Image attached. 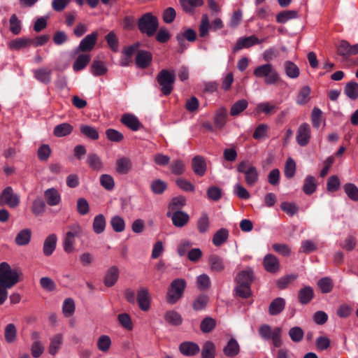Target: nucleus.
<instances>
[{
    "label": "nucleus",
    "mask_w": 358,
    "mask_h": 358,
    "mask_svg": "<svg viewBox=\"0 0 358 358\" xmlns=\"http://www.w3.org/2000/svg\"><path fill=\"white\" fill-rule=\"evenodd\" d=\"M344 92L350 99H357L358 98V83L353 81L348 83L345 87Z\"/></svg>",
    "instance_id": "nucleus-43"
},
{
    "label": "nucleus",
    "mask_w": 358,
    "mask_h": 358,
    "mask_svg": "<svg viewBox=\"0 0 358 358\" xmlns=\"http://www.w3.org/2000/svg\"><path fill=\"white\" fill-rule=\"evenodd\" d=\"M343 189L348 196L354 201H358V187L353 183H346Z\"/></svg>",
    "instance_id": "nucleus-51"
},
{
    "label": "nucleus",
    "mask_w": 358,
    "mask_h": 358,
    "mask_svg": "<svg viewBox=\"0 0 358 358\" xmlns=\"http://www.w3.org/2000/svg\"><path fill=\"white\" fill-rule=\"evenodd\" d=\"M314 297V292L311 287L305 286L299 289L298 292V299L301 304L306 305L309 303Z\"/></svg>",
    "instance_id": "nucleus-25"
},
{
    "label": "nucleus",
    "mask_w": 358,
    "mask_h": 358,
    "mask_svg": "<svg viewBox=\"0 0 358 358\" xmlns=\"http://www.w3.org/2000/svg\"><path fill=\"white\" fill-rule=\"evenodd\" d=\"M229 236V231L227 229H220L215 233L213 237L212 241L213 245L216 247L221 246L227 241Z\"/></svg>",
    "instance_id": "nucleus-31"
},
{
    "label": "nucleus",
    "mask_w": 358,
    "mask_h": 358,
    "mask_svg": "<svg viewBox=\"0 0 358 358\" xmlns=\"http://www.w3.org/2000/svg\"><path fill=\"white\" fill-rule=\"evenodd\" d=\"M164 318L167 322L175 326L181 324L182 322L181 315L175 310L167 311L164 315Z\"/></svg>",
    "instance_id": "nucleus-46"
},
{
    "label": "nucleus",
    "mask_w": 358,
    "mask_h": 358,
    "mask_svg": "<svg viewBox=\"0 0 358 358\" xmlns=\"http://www.w3.org/2000/svg\"><path fill=\"white\" fill-rule=\"evenodd\" d=\"M166 188V182L160 179L153 180L150 185V189L155 194H162Z\"/></svg>",
    "instance_id": "nucleus-55"
},
{
    "label": "nucleus",
    "mask_w": 358,
    "mask_h": 358,
    "mask_svg": "<svg viewBox=\"0 0 358 358\" xmlns=\"http://www.w3.org/2000/svg\"><path fill=\"white\" fill-rule=\"evenodd\" d=\"M31 230L24 229L19 231L15 238V243L19 246H24L29 243L31 238Z\"/></svg>",
    "instance_id": "nucleus-30"
},
{
    "label": "nucleus",
    "mask_w": 358,
    "mask_h": 358,
    "mask_svg": "<svg viewBox=\"0 0 358 358\" xmlns=\"http://www.w3.org/2000/svg\"><path fill=\"white\" fill-rule=\"evenodd\" d=\"M216 326V320L210 317H205L201 322L200 329L203 333L212 331Z\"/></svg>",
    "instance_id": "nucleus-50"
},
{
    "label": "nucleus",
    "mask_w": 358,
    "mask_h": 358,
    "mask_svg": "<svg viewBox=\"0 0 358 358\" xmlns=\"http://www.w3.org/2000/svg\"><path fill=\"white\" fill-rule=\"evenodd\" d=\"M57 237L55 234L48 235L43 245V253L45 257L52 255L57 247Z\"/></svg>",
    "instance_id": "nucleus-16"
},
{
    "label": "nucleus",
    "mask_w": 358,
    "mask_h": 358,
    "mask_svg": "<svg viewBox=\"0 0 358 358\" xmlns=\"http://www.w3.org/2000/svg\"><path fill=\"white\" fill-rule=\"evenodd\" d=\"M284 70L286 76L292 79H296L300 75L299 68L291 61L284 62Z\"/></svg>",
    "instance_id": "nucleus-33"
},
{
    "label": "nucleus",
    "mask_w": 358,
    "mask_h": 358,
    "mask_svg": "<svg viewBox=\"0 0 358 358\" xmlns=\"http://www.w3.org/2000/svg\"><path fill=\"white\" fill-rule=\"evenodd\" d=\"M280 208L289 216L294 215L299 211V206L294 203L284 201L280 205Z\"/></svg>",
    "instance_id": "nucleus-63"
},
{
    "label": "nucleus",
    "mask_w": 358,
    "mask_h": 358,
    "mask_svg": "<svg viewBox=\"0 0 358 358\" xmlns=\"http://www.w3.org/2000/svg\"><path fill=\"white\" fill-rule=\"evenodd\" d=\"M286 305L285 299L282 297L274 299L268 306V313L275 316L280 314L285 309Z\"/></svg>",
    "instance_id": "nucleus-18"
},
{
    "label": "nucleus",
    "mask_w": 358,
    "mask_h": 358,
    "mask_svg": "<svg viewBox=\"0 0 358 358\" xmlns=\"http://www.w3.org/2000/svg\"><path fill=\"white\" fill-rule=\"evenodd\" d=\"M264 266L269 273H276L280 268L278 258L271 254L266 255L264 258Z\"/></svg>",
    "instance_id": "nucleus-21"
},
{
    "label": "nucleus",
    "mask_w": 358,
    "mask_h": 358,
    "mask_svg": "<svg viewBox=\"0 0 358 358\" xmlns=\"http://www.w3.org/2000/svg\"><path fill=\"white\" fill-rule=\"evenodd\" d=\"M111 344V339L107 335L100 336L96 341L97 348L102 352H107L110 350Z\"/></svg>",
    "instance_id": "nucleus-42"
},
{
    "label": "nucleus",
    "mask_w": 358,
    "mask_h": 358,
    "mask_svg": "<svg viewBox=\"0 0 358 358\" xmlns=\"http://www.w3.org/2000/svg\"><path fill=\"white\" fill-rule=\"evenodd\" d=\"M31 43L32 39L27 38H18L9 43V48L13 50H20L31 45Z\"/></svg>",
    "instance_id": "nucleus-45"
},
{
    "label": "nucleus",
    "mask_w": 358,
    "mask_h": 358,
    "mask_svg": "<svg viewBox=\"0 0 358 358\" xmlns=\"http://www.w3.org/2000/svg\"><path fill=\"white\" fill-rule=\"evenodd\" d=\"M52 69L42 67L34 71V78L40 83L48 85L51 82Z\"/></svg>",
    "instance_id": "nucleus-17"
},
{
    "label": "nucleus",
    "mask_w": 358,
    "mask_h": 358,
    "mask_svg": "<svg viewBox=\"0 0 358 358\" xmlns=\"http://www.w3.org/2000/svg\"><path fill=\"white\" fill-rule=\"evenodd\" d=\"M206 194L210 200L217 201L222 197V189L216 186H210L207 189Z\"/></svg>",
    "instance_id": "nucleus-62"
},
{
    "label": "nucleus",
    "mask_w": 358,
    "mask_h": 358,
    "mask_svg": "<svg viewBox=\"0 0 358 358\" xmlns=\"http://www.w3.org/2000/svg\"><path fill=\"white\" fill-rule=\"evenodd\" d=\"M17 336V329L13 324H8L6 326L4 331V337L7 343H13L15 341Z\"/></svg>",
    "instance_id": "nucleus-53"
},
{
    "label": "nucleus",
    "mask_w": 358,
    "mask_h": 358,
    "mask_svg": "<svg viewBox=\"0 0 358 358\" xmlns=\"http://www.w3.org/2000/svg\"><path fill=\"white\" fill-rule=\"evenodd\" d=\"M63 313L66 317L71 316L75 311V303L71 298L64 300L62 307Z\"/></svg>",
    "instance_id": "nucleus-64"
},
{
    "label": "nucleus",
    "mask_w": 358,
    "mask_h": 358,
    "mask_svg": "<svg viewBox=\"0 0 358 358\" xmlns=\"http://www.w3.org/2000/svg\"><path fill=\"white\" fill-rule=\"evenodd\" d=\"M106 225V218L103 215L99 214L94 218L92 228L93 231L96 234L103 233L105 230Z\"/></svg>",
    "instance_id": "nucleus-37"
},
{
    "label": "nucleus",
    "mask_w": 358,
    "mask_h": 358,
    "mask_svg": "<svg viewBox=\"0 0 358 358\" xmlns=\"http://www.w3.org/2000/svg\"><path fill=\"white\" fill-rule=\"evenodd\" d=\"M156 80L163 95L168 96L171 94L176 81V75L173 71L161 70L157 76Z\"/></svg>",
    "instance_id": "nucleus-3"
},
{
    "label": "nucleus",
    "mask_w": 358,
    "mask_h": 358,
    "mask_svg": "<svg viewBox=\"0 0 358 358\" xmlns=\"http://www.w3.org/2000/svg\"><path fill=\"white\" fill-rule=\"evenodd\" d=\"M248 106V102L245 99L236 101L231 107L230 115L233 117L238 115L247 108Z\"/></svg>",
    "instance_id": "nucleus-41"
},
{
    "label": "nucleus",
    "mask_w": 358,
    "mask_h": 358,
    "mask_svg": "<svg viewBox=\"0 0 358 358\" xmlns=\"http://www.w3.org/2000/svg\"><path fill=\"white\" fill-rule=\"evenodd\" d=\"M121 122L133 131H138L142 127L138 118L130 113L124 114L121 117Z\"/></svg>",
    "instance_id": "nucleus-20"
},
{
    "label": "nucleus",
    "mask_w": 358,
    "mask_h": 358,
    "mask_svg": "<svg viewBox=\"0 0 358 358\" xmlns=\"http://www.w3.org/2000/svg\"><path fill=\"white\" fill-rule=\"evenodd\" d=\"M240 347L237 341L231 338L227 343V345L224 348V353L226 356L233 357L237 355L239 352Z\"/></svg>",
    "instance_id": "nucleus-34"
},
{
    "label": "nucleus",
    "mask_w": 358,
    "mask_h": 358,
    "mask_svg": "<svg viewBox=\"0 0 358 358\" xmlns=\"http://www.w3.org/2000/svg\"><path fill=\"white\" fill-rule=\"evenodd\" d=\"M69 231L66 234L64 239V250L67 253H71L74 250L75 238L79 237L82 234V228L78 224L69 226Z\"/></svg>",
    "instance_id": "nucleus-7"
},
{
    "label": "nucleus",
    "mask_w": 358,
    "mask_h": 358,
    "mask_svg": "<svg viewBox=\"0 0 358 358\" xmlns=\"http://www.w3.org/2000/svg\"><path fill=\"white\" fill-rule=\"evenodd\" d=\"M311 137L310 127L308 123L301 124L297 130L296 140L300 146H306L308 144Z\"/></svg>",
    "instance_id": "nucleus-10"
},
{
    "label": "nucleus",
    "mask_w": 358,
    "mask_h": 358,
    "mask_svg": "<svg viewBox=\"0 0 358 358\" xmlns=\"http://www.w3.org/2000/svg\"><path fill=\"white\" fill-rule=\"evenodd\" d=\"M152 59V54L145 50H139L136 57V64L141 69H146Z\"/></svg>",
    "instance_id": "nucleus-19"
},
{
    "label": "nucleus",
    "mask_w": 358,
    "mask_h": 358,
    "mask_svg": "<svg viewBox=\"0 0 358 358\" xmlns=\"http://www.w3.org/2000/svg\"><path fill=\"white\" fill-rule=\"evenodd\" d=\"M119 269L116 266H113L107 271L104 278V285L106 287L113 286L118 280Z\"/></svg>",
    "instance_id": "nucleus-28"
},
{
    "label": "nucleus",
    "mask_w": 358,
    "mask_h": 358,
    "mask_svg": "<svg viewBox=\"0 0 358 358\" xmlns=\"http://www.w3.org/2000/svg\"><path fill=\"white\" fill-rule=\"evenodd\" d=\"M318 287L321 289V292L324 294H327L331 292L334 284L332 280L329 277H324L321 278L318 281Z\"/></svg>",
    "instance_id": "nucleus-54"
},
{
    "label": "nucleus",
    "mask_w": 358,
    "mask_h": 358,
    "mask_svg": "<svg viewBox=\"0 0 358 358\" xmlns=\"http://www.w3.org/2000/svg\"><path fill=\"white\" fill-rule=\"evenodd\" d=\"M115 165V170L119 174L126 175L131 169L132 162L129 158L122 157L117 159Z\"/></svg>",
    "instance_id": "nucleus-24"
},
{
    "label": "nucleus",
    "mask_w": 358,
    "mask_h": 358,
    "mask_svg": "<svg viewBox=\"0 0 358 358\" xmlns=\"http://www.w3.org/2000/svg\"><path fill=\"white\" fill-rule=\"evenodd\" d=\"M253 75L258 78H264V83L268 85H275L281 81L278 72L272 64L267 63L256 67Z\"/></svg>",
    "instance_id": "nucleus-2"
},
{
    "label": "nucleus",
    "mask_w": 358,
    "mask_h": 358,
    "mask_svg": "<svg viewBox=\"0 0 358 358\" xmlns=\"http://www.w3.org/2000/svg\"><path fill=\"white\" fill-rule=\"evenodd\" d=\"M90 56L87 54L79 55L73 63V69L75 71L83 70L90 62Z\"/></svg>",
    "instance_id": "nucleus-44"
},
{
    "label": "nucleus",
    "mask_w": 358,
    "mask_h": 358,
    "mask_svg": "<svg viewBox=\"0 0 358 358\" xmlns=\"http://www.w3.org/2000/svg\"><path fill=\"white\" fill-rule=\"evenodd\" d=\"M209 297L204 294L199 295L192 302V308L195 311L204 310L208 303Z\"/></svg>",
    "instance_id": "nucleus-39"
},
{
    "label": "nucleus",
    "mask_w": 358,
    "mask_h": 358,
    "mask_svg": "<svg viewBox=\"0 0 358 358\" xmlns=\"http://www.w3.org/2000/svg\"><path fill=\"white\" fill-rule=\"evenodd\" d=\"M20 281V273L17 269H12L7 262L0 264V306L8 298V289L12 288Z\"/></svg>",
    "instance_id": "nucleus-1"
},
{
    "label": "nucleus",
    "mask_w": 358,
    "mask_h": 358,
    "mask_svg": "<svg viewBox=\"0 0 358 358\" xmlns=\"http://www.w3.org/2000/svg\"><path fill=\"white\" fill-rule=\"evenodd\" d=\"M192 166L194 173L199 176H203L206 173V163L203 157L197 155L192 160Z\"/></svg>",
    "instance_id": "nucleus-23"
},
{
    "label": "nucleus",
    "mask_w": 358,
    "mask_h": 358,
    "mask_svg": "<svg viewBox=\"0 0 358 358\" xmlns=\"http://www.w3.org/2000/svg\"><path fill=\"white\" fill-rule=\"evenodd\" d=\"M187 283L182 278H176L173 280L166 294V301L170 304H174L179 301L183 296Z\"/></svg>",
    "instance_id": "nucleus-5"
},
{
    "label": "nucleus",
    "mask_w": 358,
    "mask_h": 358,
    "mask_svg": "<svg viewBox=\"0 0 358 358\" xmlns=\"http://www.w3.org/2000/svg\"><path fill=\"white\" fill-rule=\"evenodd\" d=\"M87 163L94 171H99L103 169V162L101 158L95 153H90L88 155Z\"/></svg>",
    "instance_id": "nucleus-36"
},
{
    "label": "nucleus",
    "mask_w": 358,
    "mask_h": 358,
    "mask_svg": "<svg viewBox=\"0 0 358 358\" xmlns=\"http://www.w3.org/2000/svg\"><path fill=\"white\" fill-rule=\"evenodd\" d=\"M215 346L211 341H206L201 351L202 358H215Z\"/></svg>",
    "instance_id": "nucleus-56"
},
{
    "label": "nucleus",
    "mask_w": 358,
    "mask_h": 358,
    "mask_svg": "<svg viewBox=\"0 0 358 358\" xmlns=\"http://www.w3.org/2000/svg\"><path fill=\"white\" fill-rule=\"evenodd\" d=\"M136 301L141 310L148 311L150 309V296L147 288L141 287L138 290Z\"/></svg>",
    "instance_id": "nucleus-12"
},
{
    "label": "nucleus",
    "mask_w": 358,
    "mask_h": 358,
    "mask_svg": "<svg viewBox=\"0 0 358 358\" xmlns=\"http://www.w3.org/2000/svg\"><path fill=\"white\" fill-rule=\"evenodd\" d=\"M208 264L213 272L220 273L225 268L223 259L217 255H211L208 258Z\"/></svg>",
    "instance_id": "nucleus-26"
},
{
    "label": "nucleus",
    "mask_w": 358,
    "mask_h": 358,
    "mask_svg": "<svg viewBox=\"0 0 358 358\" xmlns=\"http://www.w3.org/2000/svg\"><path fill=\"white\" fill-rule=\"evenodd\" d=\"M254 280V273L251 268L239 271L236 278L235 282L237 285H250Z\"/></svg>",
    "instance_id": "nucleus-14"
},
{
    "label": "nucleus",
    "mask_w": 358,
    "mask_h": 358,
    "mask_svg": "<svg viewBox=\"0 0 358 358\" xmlns=\"http://www.w3.org/2000/svg\"><path fill=\"white\" fill-rule=\"evenodd\" d=\"M260 42L261 41H259V38L255 35L246 37H241L237 40L233 50L234 52H237L243 48H248L256 44H259Z\"/></svg>",
    "instance_id": "nucleus-13"
},
{
    "label": "nucleus",
    "mask_w": 358,
    "mask_h": 358,
    "mask_svg": "<svg viewBox=\"0 0 358 358\" xmlns=\"http://www.w3.org/2000/svg\"><path fill=\"white\" fill-rule=\"evenodd\" d=\"M100 183L106 190H112L115 186L113 178L108 174H102L100 176Z\"/></svg>",
    "instance_id": "nucleus-61"
},
{
    "label": "nucleus",
    "mask_w": 358,
    "mask_h": 358,
    "mask_svg": "<svg viewBox=\"0 0 358 358\" xmlns=\"http://www.w3.org/2000/svg\"><path fill=\"white\" fill-rule=\"evenodd\" d=\"M63 341V336L61 334H55L50 338V343L48 348V352L51 355H55L61 348Z\"/></svg>",
    "instance_id": "nucleus-35"
},
{
    "label": "nucleus",
    "mask_w": 358,
    "mask_h": 358,
    "mask_svg": "<svg viewBox=\"0 0 358 358\" xmlns=\"http://www.w3.org/2000/svg\"><path fill=\"white\" fill-rule=\"evenodd\" d=\"M166 215L169 217H171L173 224L176 227H184L189 220V215L181 210H175L173 213L168 212Z\"/></svg>",
    "instance_id": "nucleus-11"
},
{
    "label": "nucleus",
    "mask_w": 358,
    "mask_h": 358,
    "mask_svg": "<svg viewBox=\"0 0 358 358\" xmlns=\"http://www.w3.org/2000/svg\"><path fill=\"white\" fill-rule=\"evenodd\" d=\"M138 27L141 33L146 34L149 37L152 36L159 27L158 19L152 13H147L139 18Z\"/></svg>",
    "instance_id": "nucleus-4"
},
{
    "label": "nucleus",
    "mask_w": 358,
    "mask_h": 358,
    "mask_svg": "<svg viewBox=\"0 0 358 358\" xmlns=\"http://www.w3.org/2000/svg\"><path fill=\"white\" fill-rule=\"evenodd\" d=\"M227 110L224 107L219 108L215 113L214 124L215 127L219 129H222L227 122Z\"/></svg>",
    "instance_id": "nucleus-27"
},
{
    "label": "nucleus",
    "mask_w": 358,
    "mask_h": 358,
    "mask_svg": "<svg viewBox=\"0 0 358 358\" xmlns=\"http://www.w3.org/2000/svg\"><path fill=\"white\" fill-rule=\"evenodd\" d=\"M288 334L291 340L294 343L301 341L304 336L303 329L299 327H292Z\"/></svg>",
    "instance_id": "nucleus-59"
},
{
    "label": "nucleus",
    "mask_w": 358,
    "mask_h": 358,
    "mask_svg": "<svg viewBox=\"0 0 358 358\" xmlns=\"http://www.w3.org/2000/svg\"><path fill=\"white\" fill-rule=\"evenodd\" d=\"M311 90L308 86H303L299 91L297 95L296 103L299 105H303L306 103L309 100V96Z\"/></svg>",
    "instance_id": "nucleus-58"
},
{
    "label": "nucleus",
    "mask_w": 358,
    "mask_h": 358,
    "mask_svg": "<svg viewBox=\"0 0 358 358\" xmlns=\"http://www.w3.org/2000/svg\"><path fill=\"white\" fill-rule=\"evenodd\" d=\"M0 203L10 208H15L20 203V197L13 192L11 187H6L0 195Z\"/></svg>",
    "instance_id": "nucleus-8"
},
{
    "label": "nucleus",
    "mask_w": 358,
    "mask_h": 358,
    "mask_svg": "<svg viewBox=\"0 0 358 358\" xmlns=\"http://www.w3.org/2000/svg\"><path fill=\"white\" fill-rule=\"evenodd\" d=\"M45 209V203L41 198H37L34 200L31 206L32 213L36 215H42Z\"/></svg>",
    "instance_id": "nucleus-57"
},
{
    "label": "nucleus",
    "mask_w": 358,
    "mask_h": 358,
    "mask_svg": "<svg viewBox=\"0 0 358 358\" xmlns=\"http://www.w3.org/2000/svg\"><path fill=\"white\" fill-rule=\"evenodd\" d=\"M98 33L96 31H94L90 34L87 35L80 43L78 46V50L83 52H87L92 50L95 44L96 43V40L98 38Z\"/></svg>",
    "instance_id": "nucleus-15"
},
{
    "label": "nucleus",
    "mask_w": 358,
    "mask_h": 358,
    "mask_svg": "<svg viewBox=\"0 0 358 358\" xmlns=\"http://www.w3.org/2000/svg\"><path fill=\"white\" fill-rule=\"evenodd\" d=\"M44 196L47 203L50 206H57L60 203L61 197L55 188H49L44 192Z\"/></svg>",
    "instance_id": "nucleus-29"
},
{
    "label": "nucleus",
    "mask_w": 358,
    "mask_h": 358,
    "mask_svg": "<svg viewBox=\"0 0 358 358\" xmlns=\"http://www.w3.org/2000/svg\"><path fill=\"white\" fill-rule=\"evenodd\" d=\"M110 224L115 232H122L125 229V222L119 215L113 216L110 220Z\"/></svg>",
    "instance_id": "nucleus-47"
},
{
    "label": "nucleus",
    "mask_w": 358,
    "mask_h": 358,
    "mask_svg": "<svg viewBox=\"0 0 358 358\" xmlns=\"http://www.w3.org/2000/svg\"><path fill=\"white\" fill-rule=\"evenodd\" d=\"M237 171L245 175V181L248 186H254L259 180V173L257 168L249 162H241L237 167Z\"/></svg>",
    "instance_id": "nucleus-6"
},
{
    "label": "nucleus",
    "mask_w": 358,
    "mask_h": 358,
    "mask_svg": "<svg viewBox=\"0 0 358 358\" xmlns=\"http://www.w3.org/2000/svg\"><path fill=\"white\" fill-rule=\"evenodd\" d=\"M91 70L94 76H100L106 73L108 69L103 62L94 59L91 66Z\"/></svg>",
    "instance_id": "nucleus-49"
},
{
    "label": "nucleus",
    "mask_w": 358,
    "mask_h": 358,
    "mask_svg": "<svg viewBox=\"0 0 358 358\" xmlns=\"http://www.w3.org/2000/svg\"><path fill=\"white\" fill-rule=\"evenodd\" d=\"M236 295L242 299H248L252 295L250 285H237L234 288Z\"/></svg>",
    "instance_id": "nucleus-52"
},
{
    "label": "nucleus",
    "mask_w": 358,
    "mask_h": 358,
    "mask_svg": "<svg viewBox=\"0 0 358 358\" xmlns=\"http://www.w3.org/2000/svg\"><path fill=\"white\" fill-rule=\"evenodd\" d=\"M296 171V163L292 158H288L286 161L284 174L286 178H292L294 176Z\"/></svg>",
    "instance_id": "nucleus-60"
},
{
    "label": "nucleus",
    "mask_w": 358,
    "mask_h": 358,
    "mask_svg": "<svg viewBox=\"0 0 358 358\" xmlns=\"http://www.w3.org/2000/svg\"><path fill=\"white\" fill-rule=\"evenodd\" d=\"M199 346L194 343L190 341H185L182 343L179 346L180 352L185 356H194L199 353Z\"/></svg>",
    "instance_id": "nucleus-22"
},
{
    "label": "nucleus",
    "mask_w": 358,
    "mask_h": 358,
    "mask_svg": "<svg viewBox=\"0 0 358 358\" xmlns=\"http://www.w3.org/2000/svg\"><path fill=\"white\" fill-rule=\"evenodd\" d=\"M317 189V182L315 177L312 176H307L303 181V185L302 187L303 192L306 195L313 194Z\"/></svg>",
    "instance_id": "nucleus-32"
},
{
    "label": "nucleus",
    "mask_w": 358,
    "mask_h": 358,
    "mask_svg": "<svg viewBox=\"0 0 358 358\" xmlns=\"http://www.w3.org/2000/svg\"><path fill=\"white\" fill-rule=\"evenodd\" d=\"M73 131V127L69 123H62L54 129V135L57 137H63L69 135Z\"/></svg>",
    "instance_id": "nucleus-40"
},
{
    "label": "nucleus",
    "mask_w": 358,
    "mask_h": 358,
    "mask_svg": "<svg viewBox=\"0 0 358 358\" xmlns=\"http://www.w3.org/2000/svg\"><path fill=\"white\" fill-rule=\"evenodd\" d=\"M80 131L82 134L91 140H96L99 138V133L93 127L82 124L80 127Z\"/></svg>",
    "instance_id": "nucleus-48"
},
{
    "label": "nucleus",
    "mask_w": 358,
    "mask_h": 358,
    "mask_svg": "<svg viewBox=\"0 0 358 358\" xmlns=\"http://www.w3.org/2000/svg\"><path fill=\"white\" fill-rule=\"evenodd\" d=\"M298 16L296 10H287L280 12L276 15V21L278 23L285 24L289 20L295 19Z\"/></svg>",
    "instance_id": "nucleus-38"
},
{
    "label": "nucleus",
    "mask_w": 358,
    "mask_h": 358,
    "mask_svg": "<svg viewBox=\"0 0 358 358\" xmlns=\"http://www.w3.org/2000/svg\"><path fill=\"white\" fill-rule=\"evenodd\" d=\"M337 54L343 59L358 54V44L351 45L347 41L343 40L336 47Z\"/></svg>",
    "instance_id": "nucleus-9"
}]
</instances>
